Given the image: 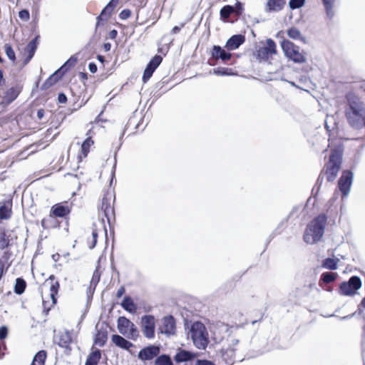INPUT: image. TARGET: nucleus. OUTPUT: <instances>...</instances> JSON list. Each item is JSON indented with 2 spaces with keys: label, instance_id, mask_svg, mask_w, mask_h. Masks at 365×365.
<instances>
[{
  "label": "nucleus",
  "instance_id": "nucleus-49",
  "mask_svg": "<svg viewBox=\"0 0 365 365\" xmlns=\"http://www.w3.org/2000/svg\"><path fill=\"white\" fill-rule=\"evenodd\" d=\"M8 335V329L5 326L0 327V340H4Z\"/></svg>",
  "mask_w": 365,
  "mask_h": 365
},
{
  "label": "nucleus",
  "instance_id": "nucleus-20",
  "mask_svg": "<svg viewBox=\"0 0 365 365\" xmlns=\"http://www.w3.org/2000/svg\"><path fill=\"white\" fill-rule=\"evenodd\" d=\"M197 354L185 349H179L174 356L176 363H182L192 361L197 357Z\"/></svg>",
  "mask_w": 365,
  "mask_h": 365
},
{
  "label": "nucleus",
  "instance_id": "nucleus-2",
  "mask_svg": "<svg viewBox=\"0 0 365 365\" xmlns=\"http://www.w3.org/2000/svg\"><path fill=\"white\" fill-rule=\"evenodd\" d=\"M327 216L324 213L314 217L307 226L304 234V240L308 244H316L323 237Z\"/></svg>",
  "mask_w": 365,
  "mask_h": 365
},
{
  "label": "nucleus",
  "instance_id": "nucleus-42",
  "mask_svg": "<svg viewBox=\"0 0 365 365\" xmlns=\"http://www.w3.org/2000/svg\"><path fill=\"white\" fill-rule=\"evenodd\" d=\"M125 336L133 340H135L138 336V329L133 323H132L130 327L128 328V334Z\"/></svg>",
  "mask_w": 365,
  "mask_h": 365
},
{
  "label": "nucleus",
  "instance_id": "nucleus-7",
  "mask_svg": "<svg viewBox=\"0 0 365 365\" xmlns=\"http://www.w3.org/2000/svg\"><path fill=\"white\" fill-rule=\"evenodd\" d=\"M71 212L70 208L67 205H64L61 203H57L52 206L51 210V214L48 218H43L41 220V226L44 229H47L51 227L49 221L53 220V217H65Z\"/></svg>",
  "mask_w": 365,
  "mask_h": 365
},
{
  "label": "nucleus",
  "instance_id": "nucleus-38",
  "mask_svg": "<svg viewBox=\"0 0 365 365\" xmlns=\"http://www.w3.org/2000/svg\"><path fill=\"white\" fill-rule=\"evenodd\" d=\"M11 209L6 204H3L0 206V219L7 220L11 217Z\"/></svg>",
  "mask_w": 365,
  "mask_h": 365
},
{
  "label": "nucleus",
  "instance_id": "nucleus-40",
  "mask_svg": "<svg viewBox=\"0 0 365 365\" xmlns=\"http://www.w3.org/2000/svg\"><path fill=\"white\" fill-rule=\"evenodd\" d=\"M212 73L216 76H231L233 74L232 69L229 68L217 67L212 70Z\"/></svg>",
  "mask_w": 365,
  "mask_h": 365
},
{
  "label": "nucleus",
  "instance_id": "nucleus-16",
  "mask_svg": "<svg viewBox=\"0 0 365 365\" xmlns=\"http://www.w3.org/2000/svg\"><path fill=\"white\" fill-rule=\"evenodd\" d=\"M211 56L214 60H222L223 62L229 61L232 58V53L226 51L222 47L218 45L212 46Z\"/></svg>",
  "mask_w": 365,
  "mask_h": 365
},
{
  "label": "nucleus",
  "instance_id": "nucleus-10",
  "mask_svg": "<svg viewBox=\"0 0 365 365\" xmlns=\"http://www.w3.org/2000/svg\"><path fill=\"white\" fill-rule=\"evenodd\" d=\"M158 332L167 336H173L176 333V321L173 316L168 315L162 318L161 325L159 326Z\"/></svg>",
  "mask_w": 365,
  "mask_h": 365
},
{
  "label": "nucleus",
  "instance_id": "nucleus-29",
  "mask_svg": "<svg viewBox=\"0 0 365 365\" xmlns=\"http://www.w3.org/2000/svg\"><path fill=\"white\" fill-rule=\"evenodd\" d=\"M285 4L284 0H268L267 5L269 11H279Z\"/></svg>",
  "mask_w": 365,
  "mask_h": 365
},
{
  "label": "nucleus",
  "instance_id": "nucleus-32",
  "mask_svg": "<svg viewBox=\"0 0 365 365\" xmlns=\"http://www.w3.org/2000/svg\"><path fill=\"white\" fill-rule=\"evenodd\" d=\"M287 36L294 40H301L303 42L306 41V38L303 36L300 31L296 27H291L287 31Z\"/></svg>",
  "mask_w": 365,
  "mask_h": 365
},
{
  "label": "nucleus",
  "instance_id": "nucleus-43",
  "mask_svg": "<svg viewBox=\"0 0 365 365\" xmlns=\"http://www.w3.org/2000/svg\"><path fill=\"white\" fill-rule=\"evenodd\" d=\"M4 49L8 58L14 62L16 61V54L12 46L10 44L6 43L4 46Z\"/></svg>",
  "mask_w": 365,
  "mask_h": 365
},
{
  "label": "nucleus",
  "instance_id": "nucleus-47",
  "mask_svg": "<svg viewBox=\"0 0 365 365\" xmlns=\"http://www.w3.org/2000/svg\"><path fill=\"white\" fill-rule=\"evenodd\" d=\"M131 16V11L128 9H123L119 14V18L125 20Z\"/></svg>",
  "mask_w": 365,
  "mask_h": 365
},
{
  "label": "nucleus",
  "instance_id": "nucleus-58",
  "mask_svg": "<svg viewBox=\"0 0 365 365\" xmlns=\"http://www.w3.org/2000/svg\"><path fill=\"white\" fill-rule=\"evenodd\" d=\"M184 24H181L180 26H175L172 30H171V34H178V32H180L181 28H182L184 26Z\"/></svg>",
  "mask_w": 365,
  "mask_h": 365
},
{
  "label": "nucleus",
  "instance_id": "nucleus-63",
  "mask_svg": "<svg viewBox=\"0 0 365 365\" xmlns=\"http://www.w3.org/2000/svg\"><path fill=\"white\" fill-rule=\"evenodd\" d=\"M239 343V340L237 339H232L230 341V348L232 351H234V348H231V346H234Z\"/></svg>",
  "mask_w": 365,
  "mask_h": 365
},
{
  "label": "nucleus",
  "instance_id": "nucleus-21",
  "mask_svg": "<svg viewBox=\"0 0 365 365\" xmlns=\"http://www.w3.org/2000/svg\"><path fill=\"white\" fill-rule=\"evenodd\" d=\"M63 67L58 68L53 74H51L41 86V90H46L53 85L56 84L63 76V73L61 72Z\"/></svg>",
  "mask_w": 365,
  "mask_h": 365
},
{
  "label": "nucleus",
  "instance_id": "nucleus-56",
  "mask_svg": "<svg viewBox=\"0 0 365 365\" xmlns=\"http://www.w3.org/2000/svg\"><path fill=\"white\" fill-rule=\"evenodd\" d=\"M361 350L362 354H364L365 352V326L363 327V335H362V340H361Z\"/></svg>",
  "mask_w": 365,
  "mask_h": 365
},
{
  "label": "nucleus",
  "instance_id": "nucleus-17",
  "mask_svg": "<svg viewBox=\"0 0 365 365\" xmlns=\"http://www.w3.org/2000/svg\"><path fill=\"white\" fill-rule=\"evenodd\" d=\"M101 210L104 216L107 218L108 222L110 224L111 220H115L114 208L110 205V199L107 197H103L101 202Z\"/></svg>",
  "mask_w": 365,
  "mask_h": 365
},
{
  "label": "nucleus",
  "instance_id": "nucleus-52",
  "mask_svg": "<svg viewBox=\"0 0 365 365\" xmlns=\"http://www.w3.org/2000/svg\"><path fill=\"white\" fill-rule=\"evenodd\" d=\"M100 278H101V273H100L98 267H96V269L93 272L91 280L99 282Z\"/></svg>",
  "mask_w": 365,
  "mask_h": 365
},
{
  "label": "nucleus",
  "instance_id": "nucleus-31",
  "mask_svg": "<svg viewBox=\"0 0 365 365\" xmlns=\"http://www.w3.org/2000/svg\"><path fill=\"white\" fill-rule=\"evenodd\" d=\"M234 11L235 8L232 6H224L220 11V19L224 21H229L230 16Z\"/></svg>",
  "mask_w": 365,
  "mask_h": 365
},
{
  "label": "nucleus",
  "instance_id": "nucleus-13",
  "mask_svg": "<svg viewBox=\"0 0 365 365\" xmlns=\"http://www.w3.org/2000/svg\"><path fill=\"white\" fill-rule=\"evenodd\" d=\"M160 348L155 345H150L142 349L138 354V357L143 361L151 360L158 356Z\"/></svg>",
  "mask_w": 365,
  "mask_h": 365
},
{
  "label": "nucleus",
  "instance_id": "nucleus-25",
  "mask_svg": "<svg viewBox=\"0 0 365 365\" xmlns=\"http://www.w3.org/2000/svg\"><path fill=\"white\" fill-rule=\"evenodd\" d=\"M336 0H322L327 18L332 20L335 16L334 3Z\"/></svg>",
  "mask_w": 365,
  "mask_h": 365
},
{
  "label": "nucleus",
  "instance_id": "nucleus-60",
  "mask_svg": "<svg viewBox=\"0 0 365 365\" xmlns=\"http://www.w3.org/2000/svg\"><path fill=\"white\" fill-rule=\"evenodd\" d=\"M118 35V31L115 29L111 30L108 34V38L110 39H115Z\"/></svg>",
  "mask_w": 365,
  "mask_h": 365
},
{
  "label": "nucleus",
  "instance_id": "nucleus-3",
  "mask_svg": "<svg viewBox=\"0 0 365 365\" xmlns=\"http://www.w3.org/2000/svg\"><path fill=\"white\" fill-rule=\"evenodd\" d=\"M343 152L341 146H337L331 150L325 172L328 182H333L337 177L342 163Z\"/></svg>",
  "mask_w": 365,
  "mask_h": 365
},
{
  "label": "nucleus",
  "instance_id": "nucleus-12",
  "mask_svg": "<svg viewBox=\"0 0 365 365\" xmlns=\"http://www.w3.org/2000/svg\"><path fill=\"white\" fill-rule=\"evenodd\" d=\"M53 341L61 348H64L68 351L71 350L70 344L72 342V337L70 331L68 330L63 331H59L53 336Z\"/></svg>",
  "mask_w": 365,
  "mask_h": 365
},
{
  "label": "nucleus",
  "instance_id": "nucleus-46",
  "mask_svg": "<svg viewBox=\"0 0 365 365\" xmlns=\"http://www.w3.org/2000/svg\"><path fill=\"white\" fill-rule=\"evenodd\" d=\"M19 17L24 21H27L30 19V14L28 9H21L19 11Z\"/></svg>",
  "mask_w": 365,
  "mask_h": 365
},
{
  "label": "nucleus",
  "instance_id": "nucleus-61",
  "mask_svg": "<svg viewBox=\"0 0 365 365\" xmlns=\"http://www.w3.org/2000/svg\"><path fill=\"white\" fill-rule=\"evenodd\" d=\"M44 114H45V111L43 109H42V108L38 109L37 118L38 120H41L43 118Z\"/></svg>",
  "mask_w": 365,
  "mask_h": 365
},
{
  "label": "nucleus",
  "instance_id": "nucleus-64",
  "mask_svg": "<svg viewBox=\"0 0 365 365\" xmlns=\"http://www.w3.org/2000/svg\"><path fill=\"white\" fill-rule=\"evenodd\" d=\"M300 210V207H298V206H296V207H294L292 210V211L289 212V217H290L291 216L294 215L296 212H297L299 210Z\"/></svg>",
  "mask_w": 365,
  "mask_h": 365
},
{
  "label": "nucleus",
  "instance_id": "nucleus-4",
  "mask_svg": "<svg viewBox=\"0 0 365 365\" xmlns=\"http://www.w3.org/2000/svg\"><path fill=\"white\" fill-rule=\"evenodd\" d=\"M190 336L196 348L205 349L209 343L205 326L200 322H195L190 327Z\"/></svg>",
  "mask_w": 365,
  "mask_h": 365
},
{
  "label": "nucleus",
  "instance_id": "nucleus-6",
  "mask_svg": "<svg viewBox=\"0 0 365 365\" xmlns=\"http://www.w3.org/2000/svg\"><path fill=\"white\" fill-rule=\"evenodd\" d=\"M362 283L359 277L352 276L346 282L339 284V292L341 295L351 296L361 287Z\"/></svg>",
  "mask_w": 365,
  "mask_h": 365
},
{
  "label": "nucleus",
  "instance_id": "nucleus-15",
  "mask_svg": "<svg viewBox=\"0 0 365 365\" xmlns=\"http://www.w3.org/2000/svg\"><path fill=\"white\" fill-rule=\"evenodd\" d=\"M21 92V87L19 86H13L5 91L1 104L9 105L15 101Z\"/></svg>",
  "mask_w": 365,
  "mask_h": 365
},
{
  "label": "nucleus",
  "instance_id": "nucleus-22",
  "mask_svg": "<svg viewBox=\"0 0 365 365\" xmlns=\"http://www.w3.org/2000/svg\"><path fill=\"white\" fill-rule=\"evenodd\" d=\"M97 333L96 334L94 343L102 347L105 345L108 339V331L106 327H101L98 329V326H96Z\"/></svg>",
  "mask_w": 365,
  "mask_h": 365
},
{
  "label": "nucleus",
  "instance_id": "nucleus-5",
  "mask_svg": "<svg viewBox=\"0 0 365 365\" xmlns=\"http://www.w3.org/2000/svg\"><path fill=\"white\" fill-rule=\"evenodd\" d=\"M281 47L284 56L294 63H302L307 61L306 53L299 51V47L292 41L284 39L281 42Z\"/></svg>",
  "mask_w": 365,
  "mask_h": 365
},
{
  "label": "nucleus",
  "instance_id": "nucleus-1",
  "mask_svg": "<svg viewBox=\"0 0 365 365\" xmlns=\"http://www.w3.org/2000/svg\"><path fill=\"white\" fill-rule=\"evenodd\" d=\"M345 116L350 126L360 129L365 125V108L363 102L355 94L346 96Z\"/></svg>",
  "mask_w": 365,
  "mask_h": 365
},
{
  "label": "nucleus",
  "instance_id": "nucleus-11",
  "mask_svg": "<svg viewBox=\"0 0 365 365\" xmlns=\"http://www.w3.org/2000/svg\"><path fill=\"white\" fill-rule=\"evenodd\" d=\"M141 327L144 336L148 339L155 336V319L154 316L148 314L141 317Z\"/></svg>",
  "mask_w": 365,
  "mask_h": 365
},
{
  "label": "nucleus",
  "instance_id": "nucleus-28",
  "mask_svg": "<svg viewBox=\"0 0 365 365\" xmlns=\"http://www.w3.org/2000/svg\"><path fill=\"white\" fill-rule=\"evenodd\" d=\"M47 353L45 350H41L38 351L31 364V365H45Z\"/></svg>",
  "mask_w": 365,
  "mask_h": 365
},
{
  "label": "nucleus",
  "instance_id": "nucleus-41",
  "mask_svg": "<svg viewBox=\"0 0 365 365\" xmlns=\"http://www.w3.org/2000/svg\"><path fill=\"white\" fill-rule=\"evenodd\" d=\"M9 246V239L5 231L0 232V249L4 250Z\"/></svg>",
  "mask_w": 365,
  "mask_h": 365
},
{
  "label": "nucleus",
  "instance_id": "nucleus-33",
  "mask_svg": "<svg viewBox=\"0 0 365 365\" xmlns=\"http://www.w3.org/2000/svg\"><path fill=\"white\" fill-rule=\"evenodd\" d=\"M26 287V282L23 278L19 277L16 279L14 291L16 294H22L24 292Z\"/></svg>",
  "mask_w": 365,
  "mask_h": 365
},
{
  "label": "nucleus",
  "instance_id": "nucleus-30",
  "mask_svg": "<svg viewBox=\"0 0 365 365\" xmlns=\"http://www.w3.org/2000/svg\"><path fill=\"white\" fill-rule=\"evenodd\" d=\"M339 262V259L327 257L322 261V267L329 270H335L338 267Z\"/></svg>",
  "mask_w": 365,
  "mask_h": 365
},
{
  "label": "nucleus",
  "instance_id": "nucleus-50",
  "mask_svg": "<svg viewBox=\"0 0 365 365\" xmlns=\"http://www.w3.org/2000/svg\"><path fill=\"white\" fill-rule=\"evenodd\" d=\"M92 244L89 246L90 249L94 248L97 243L98 232L96 230L92 232Z\"/></svg>",
  "mask_w": 365,
  "mask_h": 365
},
{
  "label": "nucleus",
  "instance_id": "nucleus-55",
  "mask_svg": "<svg viewBox=\"0 0 365 365\" xmlns=\"http://www.w3.org/2000/svg\"><path fill=\"white\" fill-rule=\"evenodd\" d=\"M97 65L94 62H91L88 64V70L91 73H95L97 71Z\"/></svg>",
  "mask_w": 365,
  "mask_h": 365
},
{
  "label": "nucleus",
  "instance_id": "nucleus-48",
  "mask_svg": "<svg viewBox=\"0 0 365 365\" xmlns=\"http://www.w3.org/2000/svg\"><path fill=\"white\" fill-rule=\"evenodd\" d=\"M323 180H324V176H322V173L319 175L317 180V182H316V184L314 185V187H313L312 189V193L314 192V191L315 190L316 187H317V193L319 192V188H320V186L322 185V182H323Z\"/></svg>",
  "mask_w": 365,
  "mask_h": 365
},
{
  "label": "nucleus",
  "instance_id": "nucleus-54",
  "mask_svg": "<svg viewBox=\"0 0 365 365\" xmlns=\"http://www.w3.org/2000/svg\"><path fill=\"white\" fill-rule=\"evenodd\" d=\"M77 61V58L74 57V56H71L65 63L64 65L62 66L63 68L64 66H66L67 65L70 66H73L75 65V63H76Z\"/></svg>",
  "mask_w": 365,
  "mask_h": 365
},
{
  "label": "nucleus",
  "instance_id": "nucleus-35",
  "mask_svg": "<svg viewBox=\"0 0 365 365\" xmlns=\"http://www.w3.org/2000/svg\"><path fill=\"white\" fill-rule=\"evenodd\" d=\"M60 287L59 282L58 281H55L54 282H51L50 284V296L53 304L57 303L56 295L58 294V289Z\"/></svg>",
  "mask_w": 365,
  "mask_h": 365
},
{
  "label": "nucleus",
  "instance_id": "nucleus-9",
  "mask_svg": "<svg viewBox=\"0 0 365 365\" xmlns=\"http://www.w3.org/2000/svg\"><path fill=\"white\" fill-rule=\"evenodd\" d=\"M354 173L349 170H343L338 181V187L344 197L349 194L353 182Z\"/></svg>",
  "mask_w": 365,
  "mask_h": 365
},
{
  "label": "nucleus",
  "instance_id": "nucleus-14",
  "mask_svg": "<svg viewBox=\"0 0 365 365\" xmlns=\"http://www.w3.org/2000/svg\"><path fill=\"white\" fill-rule=\"evenodd\" d=\"M118 0H110L108 4L103 9L99 16L97 17L96 28L100 26L101 21H107L111 13L116 7Z\"/></svg>",
  "mask_w": 365,
  "mask_h": 365
},
{
  "label": "nucleus",
  "instance_id": "nucleus-62",
  "mask_svg": "<svg viewBox=\"0 0 365 365\" xmlns=\"http://www.w3.org/2000/svg\"><path fill=\"white\" fill-rule=\"evenodd\" d=\"M124 293H125V288H124V287H121L118 290V292H117V293H116V297H117L118 298H120V297H121L123 295V294H124Z\"/></svg>",
  "mask_w": 365,
  "mask_h": 365
},
{
  "label": "nucleus",
  "instance_id": "nucleus-36",
  "mask_svg": "<svg viewBox=\"0 0 365 365\" xmlns=\"http://www.w3.org/2000/svg\"><path fill=\"white\" fill-rule=\"evenodd\" d=\"M155 365H173L171 358L168 354L158 356L155 361Z\"/></svg>",
  "mask_w": 365,
  "mask_h": 365
},
{
  "label": "nucleus",
  "instance_id": "nucleus-39",
  "mask_svg": "<svg viewBox=\"0 0 365 365\" xmlns=\"http://www.w3.org/2000/svg\"><path fill=\"white\" fill-rule=\"evenodd\" d=\"M163 61V58L160 55H155L152 59L148 62L147 66L150 68H152L153 71H155V69L160 66Z\"/></svg>",
  "mask_w": 365,
  "mask_h": 365
},
{
  "label": "nucleus",
  "instance_id": "nucleus-23",
  "mask_svg": "<svg viewBox=\"0 0 365 365\" xmlns=\"http://www.w3.org/2000/svg\"><path fill=\"white\" fill-rule=\"evenodd\" d=\"M111 340L115 346L125 350H129L133 346V343L118 334H113L111 337Z\"/></svg>",
  "mask_w": 365,
  "mask_h": 365
},
{
  "label": "nucleus",
  "instance_id": "nucleus-53",
  "mask_svg": "<svg viewBox=\"0 0 365 365\" xmlns=\"http://www.w3.org/2000/svg\"><path fill=\"white\" fill-rule=\"evenodd\" d=\"M58 101L59 103H66L67 102V96L64 93H59L58 95Z\"/></svg>",
  "mask_w": 365,
  "mask_h": 365
},
{
  "label": "nucleus",
  "instance_id": "nucleus-27",
  "mask_svg": "<svg viewBox=\"0 0 365 365\" xmlns=\"http://www.w3.org/2000/svg\"><path fill=\"white\" fill-rule=\"evenodd\" d=\"M101 358V350L96 349L88 356L85 365H98Z\"/></svg>",
  "mask_w": 365,
  "mask_h": 365
},
{
  "label": "nucleus",
  "instance_id": "nucleus-45",
  "mask_svg": "<svg viewBox=\"0 0 365 365\" xmlns=\"http://www.w3.org/2000/svg\"><path fill=\"white\" fill-rule=\"evenodd\" d=\"M153 73L154 71H153L152 68H150L146 66L142 78L143 83H146L151 78Z\"/></svg>",
  "mask_w": 365,
  "mask_h": 365
},
{
  "label": "nucleus",
  "instance_id": "nucleus-26",
  "mask_svg": "<svg viewBox=\"0 0 365 365\" xmlns=\"http://www.w3.org/2000/svg\"><path fill=\"white\" fill-rule=\"evenodd\" d=\"M121 307L127 312L131 314L136 312L137 307L134 303L132 298L129 296H125L120 303Z\"/></svg>",
  "mask_w": 365,
  "mask_h": 365
},
{
  "label": "nucleus",
  "instance_id": "nucleus-8",
  "mask_svg": "<svg viewBox=\"0 0 365 365\" xmlns=\"http://www.w3.org/2000/svg\"><path fill=\"white\" fill-rule=\"evenodd\" d=\"M277 53V46L272 38H267L266 46L259 47L255 52V56L259 61H267L270 55Z\"/></svg>",
  "mask_w": 365,
  "mask_h": 365
},
{
  "label": "nucleus",
  "instance_id": "nucleus-19",
  "mask_svg": "<svg viewBox=\"0 0 365 365\" xmlns=\"http://www.w3.org/2000/svg\"><path fill=\"white\" fill-rule=\"evenodd\" d=\"M245 41V36L235 34L232 36L226 42L225 48L229 51L238 48Z\"/></svg>",
  "mask_w": 365,
  "mask_h": 365
},
{
  "label": "nucleus",
  "instance_id": "nucleus-59",
  "mask_svg": "<svg viewBox=\"0 0 365 365\" xmlns=\"http://www.w3.org/2000/svg\"><path fill=\"white\" fill-rule=\"evenodd\" d=\"M235 7L237 9V14L238 15H240L242 12V10H243V6H242V4L240 3V2H237L236 4H235Z\"/></svg>",
  "mask_w": 365,
  "mask_h": 365
},
{
  "label": "nucleus",
  "instance_id": "nucleus-37",
  "mask_svg": "<svg viewBox=\"0 0 365 365\" xmlns=\"http://www.w3.org/2000/svg\"><path fill=\"white\" fill-rule=\"evenodd\" d=\"M93 143L94 142L90 136L87 137L83 142L81 145V152L85 157L87 156L88 153H89L90 148Z\"/></svg>",
  "mask_w": 365,
  "mask_h": 365
},
{
  "label": "nucleus",
  "instance_id": "nucleus-51",
  "mask_svg": "<svg viewBox=\"0 0 365 365\" xmlns=\"http://www.w3.org/2000/svg\"><path fill=\"white\" fill-rule=\"evenodd\" d=\"M195 365H215L214 362L207 359H197Z\"/></svg>",
  "mask_w": 365,
  "mask_h": 365
},
{
  "label": "nucleus",
  "instance_id": "nucleus-44",
  "mask_svg": "<svg viewBox=\"0 0 365 365\" xmlns=\"http://www.w3.org/2000/svg\"><path fill=\"white\" fill-rule=\"evenodd\" d=\"M305 0H289V6L291 9H299L304 6Z\"/></svg>",
  "mask_w": 365,
  "mask_h": 365
},
{
  "label": "nucleus",
  "instance_id": "nucleus-34",
  "mask_svg": "<svg viewBox=\"0 0 365 365\" xmlns=\"http://www.w3.org/2000/svg\"><path fill=\"white\" fill-rule=\"evenodd\" d=\"M338 277L337 273L326 272L322 274L320 277V282L324 284H329L334 282Z\"/></svg>",
  "mask_w": 365,
  "mask_h": 365
},
{
  "label": "nucleus",
  "instance_id": "nucleus-18",
  "mask_svg": "<svg viewBox=\"0 0 365 365\" xmlns=\"http://www.w3.org/2000/svg\"><path fill=\"white\" fill-rule=\"evenodd\" d=\"M39 36H36L26 46L25 53L26 57L24 61V65L27 64L34 57L38 45Z\"/></svg>",
  "mask_w": 365,
  "mask_h": 365
},
{
  "label": "nucleus",
  "instance_id": "nucleus-24",
  "mask_svg": "<svg viewBox=\"0 0 365 365\" xmlns=\"http://www.w3.org/2000/svg\"><path fill=\"white\" fill-rule=\"evenodd\" d=\"M117 323V327L119 332L123 335H127L128 328L133 322L125 317H120L118 319Z\"/></svg>",
  "mask_w": 365,
  "mask_h": 365
},
{
  "label": "nucleus",
  "instance_id": "nucleus-57",
  "mask_svg": "<svg viewBox=\"0 0 365 365\" xmlns=\"http://www.w3.org/2000/svg\"><path fill=\"white\" fill-rule=\"evenodd\" d=\"M362 308L365 309V297L362 299L361 303L358 306L357 312L359 314H362Z\"/></svg>",
  "mask_w": 365,
  "mask_h": 365
}]
</instances>
